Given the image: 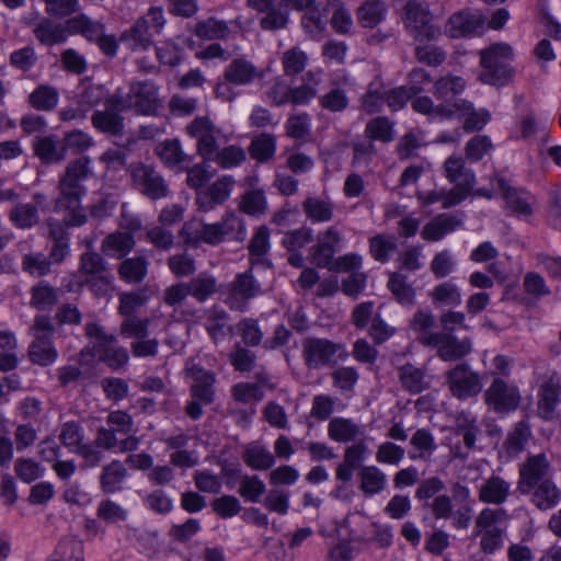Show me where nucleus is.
<instances>
[{
    "label": "nucleus",
    "mask_w": 561,
    "mask_h": 561,
    "mask_svg": "<svg viewBox=\"0 0 561 561\" xmlns=\"http://www.w3.org/2000/svg\"><path fill=\"white\" fill-rule=\"evenodd\" d=\"M30 306L39 311L50 310L59 300V291L46 280H41L30 289Z\"/></svg>",
    "instance_id": "e433bc0d"
},
{
    "label": "nucleus",
    "mask_w": 561,
    "mask_h": 561,
    "mask_svg": "<svg viewBox=\"0 0 561 561\" xmlns=\"http://www.w3.org/2000/svg\"><path fill=\"white\" fill-rule=\"evenodd\" d=\"M242 458L253 470H267L275 463L273 454L264 446L252 443L245 446Z\"/></svg>",
    "instance_id": "49530a36"
},
{
    "label": "nucleus",
    "mask_w": 561,
    "mask_h": 561,
    "mask_svg": "<svg viewBox=\"0 0 561 561\" xmlns=\"http://www.w3.org/2000/svg\"><path fill=\"white\" fill-rule=\"evenodd\" d=\"M33 34L42 45L54 46L67 39L68 27L67 24L64 25L48 18H43L34 24Z\"/></svg>",
    "instance_id": "c85d7f7f"
},
{
    "label": "nucleus",
    "mask_w": 561,
    "mask_h": 561,
    "mask_svg": "<svg viewBox=\"0 0 561 561\" xmlns=\"http://www.w3.org/2000/svg\"><path fill=\"white\" fill-rule=\"evenodd\" d=\"M508 512L503 507H484L474 523V535L480 536V549L485 554H493L504 546Z\"/></svg>",
    "instance_id": "7ed1b4c3"
},
{
    "label": "nucleus",
    "mask_w": 561,
    "mask_h": 561,
    "mask_svg": "<svg viewBox=\"0 0 561 561\" xmlns=\"http://www.w3.org/2000/svg\"><path fill=\"white\" fill-rule=\"evenodd\" d=\"M156 152L167 167H176L190 162L178 139H168L156 148Z\"/></svg>",
    "instance_id": "6e6d98bb"
},
{
    "label": "nucleus",
    "mask_w": 561,
    "mask_h": 561,
    "mask_svg": "<svg viewBox=\"0 0 561 561\" xmlns=\"http://www.w3.org/2000/svg\"><path fill=\"white\" fill-rule=\"evenodd\" d=\"M527 495H530V503L542 512L554 508L561 502V490L552 479L536 484Z\"/></svg>",
    "instance_id": "a878e982"
},
{
    "label": "nucleus",
    "mask_w": 561,
    "mask_h": 561,
    "mask_svg": "<svg viewBox=\"0 0 561 561\" xmlns=\"http://www.w3.org/2000/svg\"><path fill=\"white\" fill-rule=\"evenodd\" d=\"M130 106V100L124 99L121 93H115L105 100L102 110L92 113L91 123L95 129L103 134L121 136L125 127L122 112Z\"/></svg>",
    "instance_id": "423d86ee"
},
{
    "label": "nucleus",
    "mask_w": 561,
    "mask_h": 561,
    "mask_svg": "<svg viewBox=\"0 0 561 561\" xmlns=\"http://www.w3.org/2000/svg\"><path fill=\"white\" fill-rule=\"evenodd\" d=\"M124 99L130 100L129 108L142 115H153L161 107L159 88L149 80L131 82Z\"/></svg>",
    "instance_id": "dca6fc26"
},
{
    "label": "nucleus",
    "mask_w": 561,
    "mask_h": 561,
    "mask_svg": "<svg viewBox=\"0 0 561 561\" xmlns=\"http://www.w3.org/2000/svg\"><path fill=\"white\" fill-rule=\"evenodd\" d=\"M217 225L220 227L226 242H243L247 238L245 222L234 211H227Z\"/></svg>",
    "instance_id": "8fccbe9b"
},
{
    "label": "nucleus",
    "mask_w": 561,
    "mask_h": 561,
    "mask_svg": "<svg viewBox=\"0 0 561 561\" xmlns=\"http://www.w3.org/2000/svg\"><path fill=\"white\" fill-rule=\"evenodd\" d=\"M84 430L77 421H68L61 424L59 432L60 443L71 453H76L84 442Z\"/></svg>",
    "instance_id": "338daca9"
},
{
    "label": "nucleus",
    "mask_w": 561,
    "mask_h": 561,
    "mask_svg": "<svg viewBox=\"0 0 561 561\" xmlns=\"http://www.w3.org/2000/svg\"><path fill=\"white\" fill-rule=\"evenodd\" d=\"M22 270L34 277H43L51 272V261L43 252L24 254L21 261Z\"/></svg>",
    "instance_id": "bf43d9fd"
},
{
    "label": "nucleus",
    "mask_w": 561,
    "mask_h": 561,
    "mask_svg": "<svg viewBox=\"0 0 561 561\" xmlns=\"http://www.w3.org/2000/svg\"><path fill=\"white\" fill-rule=\"evenodd\" d=\"M444 176L454 184L453 190L466 199L471 193L476 183L474 172L466 168L461 157L449 156L443 164Z\"/></svg>",
    "instance_id": "f3484780"
},
{
    "label": "nucleus",
    "mask_w": 561,
    "mask_h": 561,
    "mask_svg": "<svg viewBox=\"0 0 561 561\" xmlns=\"http://www.w3.org/2000/svg\"><path fill=\"white\" fill-rule=\"evenodd\" d=\"M83 286H87L92 295L98 298H108L112 297L115 289V277L110 271L84 280H71L67 285V290L79 291Z\"/></svg>",
    "instance_id": "393cba45"
},
{
    "label": "nucleus",
    "mask_w": 561,
    "mask_h": 561,
    "mask_svg": "<svg viewBox=\"0 0 561 561\" xmlns=\"http://www.w3.org/2000/svg\"><path fill=\"white\" fill-rule=\"evenodd\" d=\"M30 360L38 366L46 367L53 365L58 352L54 343L31 342L27 350Z\"/></svg>",
    "instance_id": "0e129e2a"
},
{
    "label": "nucleus",
    "mask_w": 561,
    "mask_h": 561,
    "mask_svg": "<svg viewBox=\"0 0 561 561\" xmlns=\"http://www.w3.org/2000/svg\"><path fill=\"white\" fill-rule=\"evenodd\" d=\"M130 176L135 188L151 201L164 198L169 194L164 178L151 165L144 163L133 165Z\"/></svg>",
    "instance_id": "9d476101"
},
{
    "label": "nucleus",
    "mask_w": 561,
    "mask_h": 561,
    "mask_svg": "<svg viewBox=\"0 0 561 561\" xmlns=\"http://www.w3.org/2000/svg\"><path fill=\"white\" fill-rule=\"evenodd\" d=\"M484 401L496 413H510L518 408L520 394L515 385L494 378L484 392Z\"/></svg>",
    "instance_id": "ddd939ff"
},
{
    "label": "nucleus",
    "mask_w": 561,
    "mask_h": 561,
    "mask_svg": "<svg viewBox=\"0 0 561 561\" xmlns=\"http://www.w3.org/2000/svg\"><path fill=\"white\" fill-rule=\"evenodd\" d=\"M302 211L311 224L330 222L334 217V203L329 197L309 196L302 204Z\"/></svg>",
    "instance_id": "bb28decb"
},
{
    "label": "nucleus",
    "mask_w": 561,
    "mask_h": 561,
    "mask_svg": "<svg viewBox=\"0 0 561 561\" xmlns=\"http://www.w3.org/2000/svg\"><path fill=\"white\" fill-rule=\"evenodd\" d=\"M49 210L47 196L42 192L33 194L26 203H15L8 211V219L12 226L21 230H30L41 222V213Z\"/></svg>",
    "instance_id": "6e6552de"
},
{
    "label": "nucleus",
    "mask_w": 561,
    "mask_h": 561,
    "mask_svg": "<svg viewBox=\"0 0 561 561\" xmlns=\"http://www.w3.org/2000/svg\"><path fill=\"white\" fill-rule=\"evenodd\" d=\"M184 373L191 383V396L205 404L214 401V385L216 377L213 371L205 369L195 358H188L185 363Z\"/></svg>",
    "instance_id": "4468645a"
},
{
    "label": "nucleus",
    "mask_w": 561,
    "mask_h": 561,
    "mask_svg": "<svg viewBox=\"0 0 561 561\" xmlns=\"http://www.w3.org/2000/svg\"><path fill=\"white\" fill-rule=\"evenodd\" d=\"M451 111L454 117L466 116L462 127L466 133L483 129L491 119V113L486 108L476 110L473 103L465 99H455Z\"/></svg>",
    "instance_id": "4be33fe9"
},
{
    "label": "nucleus",
    "mask_w": 561,
    "mask_h": 561,
    "mask_svg": "<svg viewBox=\"0 0 561 561\" xmlns=\"http://www.w3.org/2000/svg\"><path fill=\"white\" fill-rule=\"evenodd\" d=\"M128 476L125 465L114 459L102 468L100 473V488L104 493L113 494L123 490V484Z\"/></svg>",
    "instance_id": "7c9ffc66"
},
{
    "label": "nucleus",
    "mask_w": 561,
    "mask_h": 561,
    "mask_svg": "<svg viewBox=\"0 0 561 561\" xmlns=\"http://www.w3.org/2000/svg\"><path fill=\"white\" fill-rule=\"evenodd\" d=\"M319 104L331 113H341L348 107L350 98L343 87L332 83L330 90L319 98Z\"/></svg>",
    "instance_id": "5fc2aeb1"
},
{
    "label": "nucleus",
    "mask_w": 561,
    "mask_h": 561,
    "mask_svg": "<svg viewBox=\"0 0 561 561\" xmlns=\"http://www.w3.org/2000/svg\"><path fill=\"white\" fill-rule=\"evenodd\" d=\"M561 399V386L552 379L545 382L539 390L538 410L542 419L553 417L556 408Z\"/></svg>",
    "instance_id": "79ce46f5"
},
{
    "label": "nucleus",
    "mask_w": 561,
    "mask_h": 561,
    "mask_svg": "<svg viewBox=\"0 0 561 561\" xmlns=\"http://www.w3.org/2000/svg\"><path fill=\"white\" fill-rule=\"evenodd\" d=\"M191 297L197 302L204 304L220 291L221 285L209 272H201L186 282Z\"/></svg>",
    "instance_id": "c756f323"
},
{
    "label": "nucleus",
    "mask_w": 561,
    "mask_h": 561,
    "mask_svg": "<svg viewBox=\"0 0 561 561\" xmlns=\"http://www.w3.org/2000/svg\"><path fill=\"white\" fill-rule=\"evenodd\" d=\"M484 25V18L479 12L461 10L449 16L445 33L451 38H460L479 33Z\"/></svg>",
    "instance_id": "6ab92c4d"
},
{
    "label": "nucleus",
    "mask_w": 561,
    "mask_h": 561,
    "mask_svg": "<svg viewBox=\"0 0 561 561\" xmlns=\"http://www.w3.org/2000/svg\"><path fill=\"white\" fill-rule=\"evenodd\" d=\"M33 150L34 154L45 164L59 163L66 158V147L53 135L36 137Z\"/></svg>",
    "instance_id": "cd10ccee"
},
{
    "label": "nucleus",
    "mask_w": 561,
    "mask_h": 561,
    "mask_svg": "<svg viewBox=\"0 0 561 561\" xmlns=\"http://www.w3.org/2000/svg\"><path fill=\"white\" fill-rule=\"evenodd\" d=\"M194 33L201 39L211 41L227 38L230 30L227 22L208 18L196 23Z\"/></svg>",
    "instance_id": "603ef678"
},
{
    "label": "nucleus",
    "mask_w": 561,
    "mask_h": 561,
    "mask_svg": "<svg viewBox=\"0 0 561 561\" xmlns=\"http://www.w3.org/2000/svg\"><path fill=\"white\" fill-rule=\"evenodd\" d=\"M445 376L450 393L459 400L476 397L482 390L479 374L473 371L467 363L457 364L446 371Z\"/></svg>",
    "instance_id": "1a4fd4ad"
},
{
    "label": "nucleus",
    "mask_w": 561,
    "mask_h": 561,
    "mask_svg": "<svg viewBox=\"0 0 561 561\" xmlns=\"http://www.w3.org/2000/svg\"><path fill=\"white\" fill-rule=\"evenodd\" d=\"M399 378L402 387L412 394L426 390L431 385L425 371L411 364L400 367Z\"/></svg>",
    "instance_id": "37998d69"
},
{
    "label": "nucleus",
    "mask_w": 561,
    "mask_h": 561,
    "mask_svg": "<svg viewBox=\"0 0 561 561\" xmlns=\"http://www.w3.org/2000/svg\"><path fill=\"white\" fill-rule=\"evenodd\" d=\"M410 444L414 448L409 453L411 460L427 461L437 448L434 435L426 428L416 430L411 437Z\"/></svg>",
    "instance_id": "a19ab883"
},
{
    "label": "nucleus",
    "mask_w": 561,
    "mask_h": 561,
    "mask_svg": "<svg viewBox=\"0 0 561 561\" xmlns=\"http://www.w3.org/2000/svg\"><path fill=\"white\" fill-rule=\"evenodd\" d=\"M82 552L83 545L81 541L73 538H64L56 546L51 559L53 561H83Z\"/></svg>",
    "instance_id": "774afa93"
},
{
    "label": "nucleus",
    "mask_w": 561,
    "mask_h": 561,
    "mask_svg": "<svg viewBox=\"0 0 561 561\" xmlns=\"http://www.w3.org/2000/svg\"><path fill=\"white\" fill-rule=\"evenodd\" d=\"M365 425L358 424L353 419L335 416L328 424V436L335 443L346 444L365 437Z\"/></svg>",
    "instance_id": "5701e85b"
},
{
    "label": "nucleus",
    "mask_w": 561,
    "mask_h": 561,
    "mask_svg": "<svg viewBox=\"0 0 561 561\" xmlns=\"http://www.w3.org/2000/svg\"><path fill=\"white\" fill-rule=\"evenodd\" d=\"M430 297L436 307L455 308L462 301L460 288L450 280L434 286Z\"/></svg>",
    "instance_id": "a18cd8bd"
},
{
    "label": "nucleus",
    "mask_w": 561,
    "mask_h": 561,
    "mask_svg": "<svg viewBox=\"0 0 561 561\" xmlns=\"http://www.w3.org/2000/svg\"><path fill=\"white\" fill-rule=\"evenodd\" d=\"M148 266L149 262L146 256L127 257L119 263L117 273L125 283L139 284L146 278Z\"/></svg>",
    "instance_id": "4c0bfd02"
},
{
    "label": "nucleus",
    "mask_w": 561,
    "mask_h": 561,
    "mask_svg": "<svg viewBox=\"0 0 561 561\" xmlns=\"http://www.w3.org/2000/svg\"><path fill=\"white\" fill-rule=\"evenodd\" d=\"M322 81L321 71L309 70L302 76V83L291 88L290 104L308 105L316 96Z\"/></svg>",
    "instance_id": "473e14b6"
},
{
    "label": "nucleus",
    "mask_w": 561,
    "mask_h": 561,
    "mask_svg": "<svg viewBox=\"0 0 561 561\" xmlns=\"http://www.w3.org/2000/svg\"><path fill=\"white\" fill-rule=\"evenodd\" d=\"M110 271L108 263L100 253L85 251L80 255L78 276L75 280H84Z\"/></svg>",
    "instance_id": "ea45409f"
},
{
    "label": "nucleus",
    "mask_w": 561,
    "mask_h": 561,
    "mask_svg": "<svg viewBox=\"0 0 561 561\" xmlns=\"http://www.w3.org/2000/svg\"><path fill=\"white\" fill-rule=\"evenodd\" d=\"M247 159L245 151L236 145H230L217 150L209 159L210 162L217 163L222 169H232L241 165Z\"/></svg>",
    "instance_id": "e2e57ef3"
},
{
    "label": "nucleus",
    "mask_w": 561,
    "mask_h": 561,
    "mask_svg": "<svg viewBox=\"0 0 561 561\" xmlns=\"http://www.w3.org/2000/svg\"><path fill=\"white\" fill-rule=\"evenodd\" d=\"M422 344L437 348V356L444 362H456L471 353L470 339H457L449 333L427 334L422 339Z\"/></svg>",
    "instance_id": "f8f14e48"
},
{
    "label": "nucleus",
    "mask_w": 561,
    "mask_h": 561,
    "mask_svg": "<svg viewBox=\"0 0 561 561\" xmlns=\"http://www.w3.org/2000/svg\"><path fill=\"white\" fill-rule=\"evenodd\" d=\"M411 100L413 111L426 115L432 121L454 118L450 102H443L438 105H434L433 100L426 95L413 96Z\"/></svg>",
    "instance_id": "58836bf2"
},
{
    "label": "nucleus",
    "mask_w": 561,
    "mask_h": 561,
    "mask_svg": "<svg viewBox=\"0 0 561 561\" xmlns=\"http://www.w3.org/2000/svg\"><path fill=\"white\" fill-rule=\"evenodd\" d=\"M265 9H255L259 12L265 13L260 20V25L266 31H278L284 28L288 23V13L280 7L275 4L274 0H270V3Z\"/></svg>",
    "instance_id": "052dcab7"
},
{
    "label": "nucleus",
    "mask_w": 561,
    "mask_h": 561,
    "mask_svg": "<svg viewBox=\"0 0 561 561\" xmlns=\"http://www.w3.org/2000/svg\"><path fill=\"white\" fill-rule=\"evenodd\" d=\"M401 19L408 33L420 43L436 41L442 32L433 23L430 5L424 0H400Z\"/></svg>",
    "instance_id": "39448f33"
},
{
    "label": "nucleus",
    "mask_w": 561,
    "mask_h": 561,
    "mask_svg": "<svg viewBox=\"0 0 561 561\" xmlns=\"http://www.w3.org/2000/svg\"><path fill=\"white\" fill-rule=\"evenodd\" d=\"M453 432L462 437L466 448V453H462L460 446H454L451 448L453 456L456 458H467L469 451L474 448L478 436L481 434L477 415L469 411L458 412L455 416Z\"/></svg>",
    "instance_id": "a211bd4d"
},
{
    "label": "nucleus",
    "mask_w": 561,
    "mask_h": 561,
    "mask_svg": "<svg viewBox=\"0 0 561 561\" xmlns=\"http://www.w3.org/2000/svg\"><path fill=\"white\" fill-rule=\"evenodd\" d=\"M93 175L91 159L80 157L70 161L62 175L59 176V194L55 199L56 207H73L81 204L87 194L84 183Z\"/></svg>",
    "instance_id": "f257e3e1"
},
{
    "label": "nucleus",
    "mask_w": 561,
    "mask_h": 561,
    "mask_svg": "<svg viewBox=\"0 0 561 561\" xmlns=\"http://www.w3.org/2000/svg\"><path fill=\"white\" fill-rule=\"evenodd\" d=\"M57 328L54 323V319L47 314H37L33 320V324L30 328L33 342L39 343H54V335Z\"/></svg>",
    "instance_id": "69168bd1"
},
{
    "label": "nucleus",
    "mask_w": 561,
    "mask_h": 561,
    "mask_svg": "<svg viewBox=\"0 0 561 561\" xmlns=\"http://www.w3.org/2000/svg\"><path fill=\"white\" fill-rule=\"evenodd\" d=\"M357 476L359 479L358 488L367 497L379 494L387 488V476L377 466H364Z\"/></svg>",
    "instance_id": "72a5a7b5"
},
{
    "label": "nucleus",
    "mask_w": 561,
    "mask_h": 561,
    "mask_svg": "<svg viewBox=\"0 0 561 561\" xmlns=\"http://www.w3.org/2000/svg\"><path fill=\"white\" fill-rule=\"evenodd\" d=\"M397 248V240L392 236L377 234L369 239V253L379 263L388 262Z\"/></svg>",
    "instance_id": "4d7b16f0"
},
{
    "label": "nucleus",
    "mask_w": 561,
    "mask_h": 561,
    "mask_svg": "<svg viewBox=\"0 0 561 561\" xmlns=\"http://www.w3.org/2000/svg\"><path fill=\"white\" fill-rule=\"evenodd\" d=\"M505 201L506 208L516 216L529 217L533 214L530 205V195L524 191L511 186L502 176H496L493 180Z\"/></svg>",
    "instance_id": "412c9836"
},
{
    "label": "nucleus",
    "mask_w": 561,
    "mask_h": 561,
    "mask_svg": "<svg viewBox=\"0 0 561 561\" xmlns=\"http://www.w3.org/2000/svg\"><path fill=\"white\" fill-rule=\"evenodd\" d=\"M460 224L456 217L440 214L423 227L421 234L426 241H439L448 233L455 231Z\"/></svg>",
    "instance_id": "c9c22d12"
},
{
    "label": "nucleus",
    "mask_w": 561,
    "mask_h": 561,
    "mask_svg": "<svg viewBox=\"0 0 561 561\" xmlns=\"http://www.w3.org/2000/svg\"><path fill=\"white\" fill-rule=\"evenodd\" d=\"M186 134L196 142V152L205 161L221 146L222 130L208 116H196L185 127Z\"/></svg>",
    "instance_id": "0eeeda50"
},
{
    "label": "nucleus",
    "mask_w": 561,
    "mask_h": 561,
    "mask_svg": "<svg viewBox=\"0 0 561 561\" xmlns=\"http://www.w3.org/2000/svg\"><path fill=\"white\" fill-rule=\"evenodd\" d=\"M513 58V49L506 43H496L481 50V82L494 87L506 85L514 76V68L511 65Z\"/></svg>",
    "instance_id": "f03ea898"
},
{
    "label": "nucleus",
    "mask_w": 561,
    "mask_h": 561,
    "mask_svg": "<svg viewBox=\"0 0 561 561\" xmlns=\"http://www.w3.org/2000/svg\"><path fill=\"white\" fill-rule=\"evenodd\" d=\"M332 386L342 394L353 393L359 380V373L353 366H340L331 373Z\"/></svg>",
    "instance_id": "3c124183"
},
{
    "label": "nucleus",
    "mask_w": 561,
    "mask_h": 561,
    "mask_svg": "<svg viewBox=\"0 0 561 561\" xmlns=\"http://www.w3.org/2000/svg\"><path fill=\"white\" fill-rule=\"evenodd\" d=\"M135 244L136 241L133 234L115 231L103 239L101 251L107 256L124 259L130 253Z\"/></svg>",
    "instance_id": "f704fd0d"
},
{
    "label": "nucleus",
    "mask_w": 561,
    "mask_h": 561,
    "mask_svg": "<svg viewBox=\"0 0 561 561\" xmlns=\"http://www.w3.org/2000/svg\"><path fill=\"white\" fill-rule=\"evenodd\" d=\"M59 100L58 91L46 84L37 87L30 95L28 102L32 107L38 111H51L54 110Z\"/></svg>",
    "instance_id": "680f3d73"
},
{
    "label": "nucleus",
    "mask_w": 561,
    "mask_h": 561,
    "mask_svg": "<svg viewBox=\"0 0 561 561\" xmlns=\"http://www.w3.org/2000/svg\"><path fill=\"white\" fill-rule=\"evenodd\" d=\"M224 78L233 85H248L263 78V71L245 58H236L226 67Z\"/></svg>",
    "instance_id": "b1692460"
},
{
    "label": "nucleus",
    "mask_w": 561,
    "mask_h": 561,
    "mask_svg": "<svg viewBox=\"0 0 561 561\" xmlns=\"http://www.w3.org/2000/svg\"><path fill=\"white\" fill-rule=\"evenodd\" d=\"M387 12L381 0H367L357 9V20L363 27L373 28L383 21Z\"/></svg>",
    "instance_id": "09e8293b"
},
{
    "label": "nucleus",
    "mask_w": 561,
    "mask_h": 561,
    "mask_svg": "<svg viewBox=\"0 0 561 561\" xmlns=\"http://www.w3.org/2000/svg\"><path fill=\"white\" fill-rule=\"evenodd\" d=\"M260 290L261 286L250 271L240 273L227 285L224 291L225 302L232 310H243Z\"/></svg>",
    "instance_id": "2eb2a0df"
},
{
    "label": "nucleus",
    "mask_w": 561,
    "mask_h": 561,
    "mask_svg": "<svg viewBox=\"0 0 561 561\" xmlns=\"http://www.w3.org/2000/svg\"><path fill=\"white\" fill-rule=\"evenodd\" d=\"M68 31L73 34H80L90 42L100 38L104 31V25L98 21L91 20L85 14H79L67 21Z\"/></svg>",
    "instance_id": "de8ad7c7"
},
{
    "label": "nucleus",
    "mask_w": 561,
    "mask_h": 561,
    "mask_svg": "<svg viewBox=\"0 0 561 561\" xmlns=\"http://www.w3.org/2000/svg\"><path fill=\"white\" fill-rule=\"evenodd\" d=\"M152 36L153 33L138 19L136 23L123 34L122 41L127 43L133 50H145L151 45Z\"/></svg>",
    "instance_id": "864d4df0"
},
{
    "label": "nucleus",
    "mask_w": 561,
    "mask_h": 561,
    "mask_svg": "<svg viewBox=\"0 0 561 561\" xmlns=\"http://www.w3.org/2000/svg\"><path fill=\"white\" fill-rule=\"evenodd\" d=\"M551 465L545 453L529 455L519 466L517 490L520 494H528L536 484L543 480H551Z\"/></svg>",
    "instance_id": "9b49d317"
},
{
    "label": "nucleus",
    "mask_w": 561,
    "mask_h": 561,
    "mask_svg": "<svg viewBox=\"0 0 561 561\" xmlns=\"http://www.w3.org/2000/svg\"><path fill=\"white\" fill-rule=\"evenodd\" d=\"M466 88V81L460 76L447 75L437 79L433 87V94L437 100L453 103L454 98L461 94Z\"/></svg>",
    "instance_id": "c03bdc74"
},
{
    "label": "nucleus",
    "mask_w": 561,
    "mask_h": 561,
    "mask_svg": "<svg viewBox=\"0 0 561 561\" xmlns=\"http://www.w3.org/2000/svg\"><path fill=\"white\" fill-rule=\"evenodd\" d=\"M477 493L481 503L501 507L512 495V483L503 477L492 473L482 480Z\"/></svg>",
    "instance_id": "aec40b11"
},
{
    "label": "nucleus",
    "mask_w": 561,
    "mask_h": 561,
    "mask_svg": "<svg viewBox=\"0 0 561 561\" xmlns=\"http://www.w3.org/2000/svg\"><path fill=\"white\" fill-rule=\"evenodd\" d=\"M328 4L332 10L331 26L335 33L347 35L353 28V18L341 0H329Z\"/></svg>",
    "instance_id": "13d9d810"
},
{
    "label": "nucleus",
    "mask_w": 561,
    "mask_h": 561,
    "mask_svg": "<svg viewBox=\"0 0 561 561\" xmlns=\"http://www.w3.org/2000/svg\"><path fill=\"white\" fill-rule=\"evenodd\" d=\"M301 355L307 368L318 370L324 367H336L339 363L346 362L350 352L344 343L309 336L302 340Z\"/></svg>",
    "instance_id": "20e7f679"
},
{
    "label": "nucleus",
    "mask_w": 561,
    "mask_h": 561,
    "mask_svg": "<svg viewBox=\"0 0 561 561\" xmlns=\"http://www.w3.org/2000/svg\"><path fill=\"white\" fill-rule=\"evenodd\" d=\"M204 327L209 337L217 343L226 337V329L228 328L230 316L219 305H213L204 311Z\"/></svg>",
    "instance_id": "2f4dec72"
}]
</instances>
